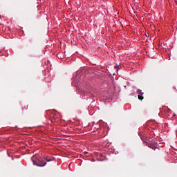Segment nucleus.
<instances>
[{"instance_id":"nucleus-1","label":"nucleus","mask_w":177,"mask_h":177,"mask_svg":"<svg viewBox=\"0 0 177 177\" xmlns=\"http://www.w3.org/2000/svg\"><path fill=\"white\" fill-rule=\"evenodd\" d=\"M31 160L33 165H37V167H45L46 165V162L41 158H38L37 156H32Z\"/></svg>"},{"instance_id":"nucleus-2","label":"nucleus","mask_w":177,"mask_h":177,"mask_svg":"<svg viewBox=\"0 0 177 177\" xmlns=\"http://www.w3.org/2000/svg\"><path fill=\"white\" fill-rule=\"evenodd\" d=\"M106 133V131H103V129H100L99 127H97L96 129V127L95 126H93L92 128H91V133Z\"/></svg>"},{"instance_id":"nucleus-3","label":"nucleus","mask_w":177,"mask_h":177,"mask_svg":"<svg viewBox=\"0 0 177 177\" xmlns=\"http://www.w3.org/2000/svg\"><path fill=\"white\" fill-rule=\"evenodd\" d=\"M137 93L138 94L139 100H143V99H144L143 95H145V93L142 92V90L138 88Z\"/></svg>"},{"instance_id":"nucleus-4","label":"nucleus","mask_w":177,"mask_h":177,"mask_svg":"<svg viewBox=\"0 0 177 177\" xmlns=\"http://www.w3.org/2000/svg\"><path fill=\"white\" fill-rule=\"evenodd\" d=\"M152 124H153V121L152 120H149L148 122H147L146 125H147V127H148L147 128V129H148L149 131H153V130H150V127H150V125H152Z\"/></svg>"},{"instance_id":"nucleus-5","label":"nucleus","mask_w":177,"mask_h":177,"mask_svg":"<svg viewBox=\"0 0 177 177\" xmlns=\"http://www.w3.org/2000/svg\"><path fill=\"white\" fill-rule=\"evenodd\" d=\"M140 138L142 139V140H147L149 139V138H147V136H146V134H141L140 135Z\"/></svg>"},{"instance_id":"nucleus-6","label":"nucleus","mask_w":177,"mask_h":177,"mask_svg":"<svg viewBox=\"0 0 177 177\" xmlns=\"http://www.w3.org/2000/svg\"><path fill=\"white\" fill-rule=\"evenodd\" d=\"M44 160L47 161V162H49V161H52L53 159L50 158V156H44Z\"/></svg>"},{"instance_id":"nucleus-7","label":"nucleus","mask_w":177,"mask_h":177,"mask_svg":"<svg viewBox=\"0 0 177 177\" xmlns=\"http://www.w3.org/2000/svg\"><path fill=\"white\" fill-rule=\"evenodd\" d=\"M115 68H117V71H118V70H120L121 68V66L118 65L115 66Z\"/></svg>"},{"instance_id":"nucleus-8","label":"nucleus","mask_w":177,"mask_h":177,"mask_svg":"<svg viewBox=\"0 0 177 177\" xmlns=\"http://www.w3.org/2000/svg\"><path fill=\"white\" fill-rule=\"evenodd\" d=\"M52 122H56L55 119H53V120H52Z\"/></svg>"},{"instance_id":"nucleus-9","label":"nucleus","mask_w":177,"mask_h":177,"mask_svg":"<svg viewBox=\"0 0 177 177\" xmlns=\"http://www.w3.org/2000/svg\"><path fill=\"white\" fill-rule=\"evenodd\" d=\"M176 115V114H174V115H173V117H175Z\"/></svg>"},{"instance_id":"nucleus-10","label":"nucleus","mask_w":177,"mask_h":177,"mask_svg":"<svg viewBox=\"0 0 177 177\" xmlns=\"http://www.w3.org/2000/svg\"><path fill=\"white\" fill-rule=\"evenodd\" d=\"M105 133H109V131H106Z\"/></svg>"},{"instance_id":"nucleus-11","label":"nucleus","mask_w":177,"mask_h":177,"mask_svg":"<svg viewBox=\"0 0 177 177\" xmlns=\"http://www.w3.org/2000/svg\"><path fill=\"white\" fill-rule=\"evenodd\" d=\"M105 129H107V128H105Z\"/></svg>"}]
</instances>
